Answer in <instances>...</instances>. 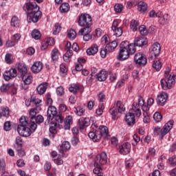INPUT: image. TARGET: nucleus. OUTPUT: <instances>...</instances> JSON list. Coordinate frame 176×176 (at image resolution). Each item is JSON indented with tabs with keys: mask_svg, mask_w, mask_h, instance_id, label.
<instances>
[{
	"mask_svg": "<svg viewBox=\"0 0 176 176\" xmlns=\"http://www.w3.org/2000/svg\"><path fill=\"white\" fill-rule=\"evenodd\" d=\"M52 168V164L49 162H47L44 164V170L45 171H50V169Z\"/></svg>",
	"mask_w": 176,
	"mask_h": 176,
	"instance_id": "338daca9",
	"label": "nucleus"
},
{
	"mask_svg": "<svg viewBox=\"0 0 176 176\" xmlns=\"http://www.w3.org/2000/svg\"><path fill=\"white\" fill-rule=\"evenodd\" d=\"M98 53V45L97 44L92 45L87 50V54L88 56H94Z\"/></svg>",
	"mask_w": 176,
	"mask_h": 176,
	"instance_id": "bb28decb",
	"label": "nucleus"
},
{
	"mask_svg": "<svg viewBox=\"0 0 176 176\" xmlns=\"http://www.w3.org/2000/svg\"><path fill=\"white\" fill-rule=\"evenodd\" d=\"M53 45H54V38L53 37L47 38L41 43V50H46L48 46H53Z\"/></svg>",
	"mask_w": 176,
	"mask_h": 176,
	"instance_id": "4be33fe9",
	"label": "nucleus"
},
{
	"mask_svg": "<svg viewBox=\"0 0 176 176\" xmlns=\"http://www.w3.org/2000/svg\"><path fill=\"white\" fill-rule=\"evenodd\" d=\"M58 56H60V52H58V50L56 48L52 50L51 52V58L52 61H57V60H58Z\"/></svg>",
	"mask_w": 176,
	"mask_h": 176,
	"instance_id": "ea45409f",
	"label": "nucleus"
},
{
	"mask_svg": "<svg viewBox=\"0 0 176 176\" xmlns=\"http://www.w3.org/2000/svg\"><path fill=\"white\" fill-rule=\"evenodd\" d=\"M168 163H169L170 166H172V167H175V166H176V157H175V155H173L172 157H169Z\"/></svg>",
	"mask_w": 176,
	"mask_h": 176,
	"instance_id": "864d4df0",
	"label": "nucleus"
},
{
	"mask_svg": "<svg viewBox=\"0 0 176 176\" xmlns=\"http://www.w3.org/2000/svg\"><path fill=\"white\" fill-rule=\"evenodd\" d=\"M3 76L5 80H10V79L17 76V70L16 69H10L9 71L5 72Z\"/></svg>",
	"mask_w": 176,
	"mask_h": 176,
	"instance_id": "6ab92c4d",
	"label": "nucleus"
},
{
	"mask_svg": "<svg viewBox=\"0 0 176 176\" xmlns=\"http://www.w3.org/2000/svg\"><path fill=\"white\" fill-rule=\"evenodd\" d=\"M67 38H69L71 41H74L76 38V32L73 29L70 30L67 33Z\"/></svg>",
	"mask_w": 176,
	"mask_h": 176,
	"instance_id": "de8ad7c7",
	"label": "nucleus"
},
{
	"mask_svg": "<svg viewBox=\"0 0 176 176\" xmlns=\"http://www.w3.org/2000/svg\"><path fill=\"white\" fill-rule=\"evenodd\" d=\"M60 31H61V26L60 25V24L56 23L54 25V29L53 32L54 35H57V34H58V32H60Z\"/></svg>",
	"mask_w": 176,
	"mask_h": 176,
	"instance_id": "6e6d98bb",
	"label": "nucleus"
},
{
	"mask_svg": "<svg viewBox=\"0 0 176 176\" xmlns=\"http://www.w3.org/2000/svg\"><path fill=\"white\" fill-rule=\"evenodd\" d=\"M168 21V14H164L163 16H161L159 19V23L161 25H164Z\"/></svg>",
	"mask_w": 176,
	"mask_h": 176,
	"instance_id": "c03bdc74",
	"label": "nucleus"
},
{
	"mask_svg": "<svg viewBox=\"0 0 176 176\" xmlns=\"http://www.w3.org/2000/svg\"><path fill=\"white\" fill-rule=\"evenodd\" d=\"M16 166L18 167H24L25 166V162H24V160L19 159L16 161Z\"/></svg>",
	"mask_w": 176,
	"mask_h": 176,
	"instance_id": "69168bd1",
	"label": "nucleus"
},
{
	"mask_svg": "<svg viewBox=\"0 0 176 176\" xmlns=\"http://www.w3.org/2000/svg\"><path fill=\"white\" fill-rule=\"evenodd\" d=\"M133 60L135 64L139 65V67H145V65H146V57H145V55L141 52L135 54Z\"/></svg>",
	"mask_w": 176,
	"mask_h": 176,
	"instance_id": "9b49d317",
	"label": "nucleus"
},
{
	"mask_svg": "<svg viewBox=\"0 0 176 176\" xmlns=\"http://www.w3.org/2000/svg\"><path fill=\"white\" fill-rule=\"evenodd\" d=\"M77 23L80 27H84L78 32V35H83L85 32H91L93 19L89 14H80L77 18Z\"/></svg>",
	"mask_w": 176,
	"mask_h": 176,
	"instance_id": "20e7f679",
	"label": "nucleus"
},
{
	"mask_svg": "<svg viewBox=\"0 0 176 176\" xmlns=\"http://www.w3.org/2000/svg\"><path fill=\"white\" fill-rule=\"evenodd\" d=\"M34 123L36 124H41V123H43V116L41 115L37 116L34 120Z\"/></svg>",
	"mask_w": 176,
	"mask_h": 176,
	"instance_id": "8fccbe9b",
	"label": "nucleus"
},
{
	"mask_svg": "<svg viewBox=\"0 0 176 176\" xmlns=\"http://www.w3.org/2000/svg\"><path fill=\"white\" fill-rule=\"evenodd\" d=\"M107 153L102 152L96 156L94 166H104V164H107Z\"/></svg>",
	"mask_w": 176,
	"mask_h": 176,
	"instance_id": "2eb2a0df",
	"label": "nucleus"
},
{
	"mask_svg": "<svg viewBox=\"0 0 176 176\" xmlns=\"http://www.w3.org/2000/svg\"><path fill=\"white\" fill-rule=\"evenodd\" d=\"M15 45H16V41H14V40L13 39L7 41L6 43V46L7 47H13V46H14Z\"/></svg>",
	"mask_w": 176,
	"mask_h": 176,
	"instance_id": "052dcab7",
	"label": "nucleus"
},
{
	"mask_svg": "<svg viewBox=\"0 0 176 176\" xmlns=\"http://www.w3.org/2000/svg\"><path fill=\"white\" fill-rule=\"evenodd\" d=\"M109 113L111 115L113 120H118L122 116V111H110Z\"/></svg>",
	"mask_w": 176,
	"mask_h": 176,
	"instance_id": "58836bf2",
	"label": "nucleus"
},
{
	"mask_svg": "<svg viewBox=\"0 0 176 176\" xmlns=\"http://www.w3.org/2000/svg\"><path fill=\"white\" fill-rule=\"evenodd\" d=\"M100 57L102 58H105V57H107V54H108L109 52H108V50L105 47L100 49Z\"/></svg>",
	"mask_w": 176,
	"mask_h": 176,
	"instance_id": "3c124183",
	"label": "nucleus"
},
{
	"mask_svg": "<svg viewBox=\"0 0 176 176\" xmlns=\"http://www.w3.org/2000/svg\"><path fill=\"white\" fill-rule=\"evenodd\" d=\"M164 78L161 79L160 83L163 90H170L175 85L176 76L171 75L168 72H165Z\"/></svg>",
	"mask_w": 176,
	"mask_h": 176,
	"instance_id": "423d86ee",
	"label": "nucleus"
},
{
	"mask_svg": "<svg viewBox=\"0 0 176 176\" xmlns=\"http://www.w3.org/2000/svg\"><path fill=\"white\" fill-rule=\"evenodd\" d=\"M56 94L61 97V96H64V87H58L56 88Z\"/></svg>",
	"mask_w": 176,
	"mask_h": 176,
	"instance_id": "13d9d810",
	"label": "nucleus"
},
{
	"mask_svg": "<svg viewBox=\"0 0 176 176\" xmlns=\"http://www.w3.org/2000/svg\"><path fill=\"white\" fill-rule=\"evenodd\" d=\"M30 123H34V120H35V118L36 117V111H30Z\"/></svg>",
	"mask_w": 176,
	"mask_h": 176,
	"instance_id": "4d7b16f0",
	"label": "nucleus"
},
{
	"mask_svg": "<svg viewBox=\"0 0 176 176\" xmlns=\"http://www.w3.org/2000/svg\"><path fill=\"white\" fill-rule=\"evenodd\" d=\"M47 120H56L57 123H63V121L64 120V117L61 116V113L60 111H47Z\"/></svg>",
	"mask_w": 176,
	"mask_h": 176,
	"instance_id": "6e6552de",
	"label": "nucleus"
},
{
	"mask_svg": "<svg viewBox=\"0 0 176 176\" xmlns=\"http://www.w3.org/2000/svg\"><path fill=\"white\" fill-rule=\"evenodd\" d=\"M91 129L96 131H91L88 134V137L94 141V142H98L101 140V137H108L109 135V131L108 130V127L107 126L101 125L98 126V124L94 123L91 125ZM98 134V135H97Z\"/></svg>",
	"mask_w": 176,
	"mask_h": 176,
	"instance_id": "7ed1b4c3",
	"label": "nucleus"
},
{
	"mask_svg": "<svg viewBox=\"0 0 176 176\" xmlns=\"http://www.w3.org/2000/svg\"><path fill=\"white\" fill-rule=\"evenodd\" d=\"M153 119L156 123H160L163 119V116L159 111H156L153 115Z\"/></svg>",
	"mask_w": 176,
	"mask_h": 176,
	"instance_id": "37998d69",
	"label": "nucleus"
},
{
	"mask_svg": "<svg viewBox=\"0 0 176 176\" xmlns=\"http://www.w3.org/2000/svg\"><path fill=\"white\" fill-rule=\"evenodd\" d=\"M173 126H174V120L168 121L162 128L159 126H155L153 129L154 137H159L160 140H163L171 131Z\"/></svg>",
	"mask_w": 176,
	"mask_h": 176,
	"instance_id": "39448f33",
	"label": "nucleus"
},
{
	"mask_svg": "<svg viewBox=\"0 0 176 176\" xmlns=\"http://www.w3.org/2000/svg\"><path fill=\"white\" fill-rule=\"evenodd\" d=\"M30 102L35 105V108L31 109L30 111H42V109H43L44 106L41 104L42 100L39 98H36L35 95L32 96Z\"/></svg>",
	"mask_w": 176,
	"mask_h": 176,
	"instance_id": "ddd939ff",
	"label": "nucleus"
},
{
	"mask_svg": "<svg viewBox=\"0 0 176 176\" xmlns=\"http://www.w3.org/2000/svg\"><path fill=\"white\" fill-rule=\"evenodd\" d=\"M143 122L144 123H149L151 122V118H149V115L148 114V111H143Z\"/></svg>",
	"mask_w": 176,
	"mask_h": 176,
	"instance_id": "603ef678",
	"label": "nucleus"
},
{
	"mask_svg": "<svg viewBox=\"0 0 176 176\" xmlns=\"http://www.w3.org/2000/svg\"><path fill=\"white\" fill-rule=\"evenodd\" d=\"M116 47H118V41H113L112 42L107 44L106 45V48L109 53H112V52H113V50H115Z\"/></svg>",
	"mask_w": 176,
	"mask_h": 176,
	"instance_id": "c756f323",
	"label": "nucleus"
},
{
	"mask_svg": "<svg viewBox=\"0 0 176 176\" xmlns=\"http://www.w3.org/2000/svg\"><path fill=\"white\" fill-rule=\"evenodd\" d=\"M18 71L20 74H21V76L23 75H26L28 70L27 69V66L23 63H19L18 65Z\"/></svg>",
	"mask_w": 176,
	"mask_h": 176,
	"instance_id": "473e14b6",
	"label": "nucleus"
},
{
	"mask_svg": "<svg viewBox=\"0 0 176 176\" xmlns=\"http://www.w3.org/2000/svg\"><path fill=\"white\" fill-rule=\"evenodd\" d=\"M80 89H82V85L79 84H72L70 87H69V91L73 94H76Z\"/></svg>",
	"mask_w": 176,
	"mask_h": 176,
	"instance_id": "7c9ffc66",
	"label": "nucleus"
},
{
	"mask_svg": "<svg viewBox=\"0 0 176 176\" xmlns=\"http://www.w3.org/2000/svg\"><path fill=\"white\" fill-rule=\"evenodd\" d=\"M20 38H21V34L16 33L12 36V39L14 41V42H17L20 41Z\"/></svg>",
	"mask_w": 176,
	"mask_h": 176,
	"instance_id": "774afa93",
	"label": "nucleus"
},
{
	"mask_svg": "<svg viewBox=\"0 0 176 176\" xmlns=\"http://www.w3.org/2000/svg\"><path fill=\"white\" fill-rule=\"evenodd\" d=\"M47 86H48L47 82H43V83L40 84L36 87V90H37L38 94L40 96H42V95L45 94V93H46V90H47Z\"/></svg>",
	"mask_w": 176,
	"mask_h": 176,
	"instance_id": "393cba45",
	"label": "nucleus"
},
{
	"mask_svg": "<svg viewBox=\"0 0 176 176\" xmlns=\"http://www.w3.org/2000/svg\"><path fill=\"white\" fill-rule=\"evenodd\" d=\"M140 23H138V21H135L134 19H132L131 21V28L133 31V32H135V31H137V27H138Z\"/></svg>",
	"mask_w": 176,
	"mask_h": 176,
	"instance_id": "49530a36",
	"label": "nucleus"
},
{
	"mask_svg": "<svg viewBox=\"0 0 176 176\" xmlns=\"http://www.w3.org/2000/svg\"><path fill=\"white\" fill-rule=\"evenodd\" d=\"M168 98V95L167 94V93L161 92L159 95H157V102L158 103V104L161 105V107H163L164 105H166Z\"/></svg>",
	"mask_w": 176,
	"mask_h": 176,
	"instance_id": "a211bd4d",
	"label": "nucleus"
},
{
	"mask_svg": "<svg viewBox=\"0 0 176 176\" xmlns=\"http://www.w3.org/2000/svg\"><path fill=\"white\" fill-rule=\"evenodd\" d=\"M138 9L139 12H142V13H145V12L148 10V5H146L144 1H140L138 4Z\"/></svg>",
	"mask_w": 176,
	"mask_h": 176,
	"instance_id": "72a5a7b5",
	"label": "nucleus"
},
{
	"mask_svg": "<svg viewBox=\"0 0 176 176\" xmlns=\"http://www.w3.org/2000/svg\"><path fill=\"white\" fill-rule=\"evenodd\" d=\"M22 9L26 14H29L32 12H36V10H39L40 8L35 2L29 1L23 4Z\"/></svg>",
	"mask_w": 176,
	"mask_h": 176,
	"instance_id": "1a4fd4ad",
	"label": "nucleus"
},
{
	"mask_svg": "<svg viewBox=\"0 0 176 176\" xmlns=\"http://www.w3.org/2000/svg\"><path fill=\"white\" fill-rule=\"evenodd\" d=\"M162 62L160 61V59H155L153 61V68H154V69H155L157 72L160 71V69H162Z\"/></svg>",
	"mask_w": 176,
	"mask_h": 176,
	"instance_id": "4c0bfd02",
	"label": "nucleus"
},
{
	"mask_svg": "<svg viewBox=\"0 0 176 176\" xmlns=\"http://www.w3.org/2000/svg\"><path fill=\"white\" fill-rule=\"evenodd\" d=\"M11 87H12V84H3L0 87V91H1V93H8L9 90H10Z\"/></svg>",
	"mask_w": 176,
	"mask_h": 176,
	"instance_id": "79ce46f5",
	"label": "nucleus"
},
{
	"mask_svg": "<svg viewBox=\"0 0 176 176\" xmlns=\"http://www.w3.org/2000/svg\"><path fill=\"white\" fill-rule=\"evenodd\" d=\"M10 24L12 27L18 28V27H20V19H19V17L13 16L11 19Z\"/></svg>",
	"mask_w": 176,
	"mask_h": 176,
	"instance_id": "e433bc0d",
	"label": "nucleus"
},
{
	"mask_svg": "<svg viewBox=\"0 0 176 176\" xmlns=\"http://www.w3.org/2000/svg\"><path fill=\"white\" fill-rule=\"evenodd\" d=\"M139 32L141 34V35H143L144 36L148 35V30H146V26L144 25H141L139 28Z\"/></svg>",
	"mask_w": 176,
	"mask_h": 176,
	"instance_id": "09e8293b",
	"label": "nucleus"
},
{
	"mask_svg": "<svg viewBox=\"0 0 176 176\" xmlns=\"http://www.w3.org/2000/svg\"><path fill=\"white\" fill-rule=\"evenodd\" d=\"M78 126L80 130H83V129L89 127V126H90V118H80L78 120Z\"/></svg>",
	"mask_w": 176,
	"mask_h": 176,
	"instance_id": "5701e85b",
	"label": "nucleus"
},
{
	"mask_svg": "<svg viewBox=\"0 0 176 176\" xmlns=\"http://www.w3.org/2000/svg\"><path fill=\"white\" fill-rule=\"evenodd\" d=\"M38 125L34 122H30L25 117H21L19 119V124L17 127V131L20 135L23 137H30L32 133L36 130Z\"/></svg>",
	"mask_w": 176,
	"mask_h": 176,
	"instance_id": "f03ea898",
	"label": "nucleus"
},
{
	"mask_svg": "<svg viewBox=\"0 0 176 176\" xmlns=\"http://www.w3.org/2000/svg\"><path fill=\"white\" fill-rule=\"evenodd\" d=\"M71 49H72L71 42L67 41L65 45L66 53L63 55V60L65 61V63H69L72 56L74 55V52Z\"/></svg>",
	"mask_w": 176,
	"mask_h": 176,
	"instance_id": "f8f14e48",
	"label": "nucleus"
},
{
	"mask_svg": "<svg viewBox=\"0 0 176 176\" xmlns=\"http://www.w3.org/2000/svg\"><path fill=\"white\" fill-rule=\"evenodd\" d=\"M16 152L18 154V156L20 157H23V156H25V151L24 150L21 149V148L19 147V148L16 149Z\"/></svg>",
	"mask_w": 176,
	"mask_h": 176,
	"instance_id": "0e129e2a",
	"label": "nucleus"
},
{
	"mask_svg": "<svg viewBox=\"0 0 176 176\" xmlns=\"http://www.w3.org/2000/svg\"><path fill=\"white\" fill-rule=\"evenodd\" d=\"M69 149H71V144H69V142H63L60 148L59 149L60 156L64 157V152H65V151H69Z\"/></svg>",
	"mask_w": 176,
	"mask_h": 176,
	"instance_id": "b1692460",
	"label": "nucleus"
},
{
	"mask_svg": "<svg viewBox=\"0 0 176 176\" xmlns=\"http://www.w3.org/2000/svg\"><path fill=\"white\" fill-rule=\"evenodd\" d=\"M109 111H126V107L122 101L118 100L117 103L114 104L112 109H110Z\"/></svg>",
	"mask_w": 176,
	"mask_h": 176,
	"instance_id": "c85d7f7f",
	"label": "nucleus"
},
{
	"mask_svg": "<svg viewBox=\"0 0 176 176\" xmlns=\"http://www.w3.org/2000/svg\"><path fill=\"white\" fill-rule=\"evenodd\" d=\"M22 80L25 85H31L32 83V76L26 74L22 76Z\"/></svg>",
	"mask_w": 176,
	"mask_h": 176,
	"instance_id": "f704fd0d",
	"label": "nucleus"
},
{
	"mask_svg": "<svg viewBox=\"0 0 176 176\" xmlns=\"http://www.w3.org/2000/svg\"><path fill=\"white\" fill-rule=\"evenodd\" d=\"M41 36L42 35L41 34V32L36 29H34L32 32V37L35 39L36 41H38V39H41Z\"/></svg>",
	"mask_w": 176,
	"mask_h": 176,
	"instance_id": "a19ab883",
	"label": "nucleus"
},
{
	"mask_svg": "<svg viewBox=\"0 0 176 176\" xmlns=\"http://www.w3.org/2000/svg\"><path fill=\"white\" fill-rule=\"evenodd\" d=\"M140 107L142 109V111H149V107L145 105V101L144 100V98H142V96H139L138 103H133L132 109H131L130 111H141V109H140Z\"/></svg>",
	"mask_w": 176,
	"mask_h": 176,
	"instance_id": "0eeeda50",
	"label": "nucleus"
},
{
	"mask_svg": "<svg viewBox=\"0 0 176 176\" xmlns=\"http://www.w3.org/2000/svg\"><path fill=\"white\" fill-rule=\"evenodd\" d=\"M111 30L113 32V35L117 37L122 36L123 34V29L122 27H119V22L118 20L115 19L113 21Z\"/></svg>",
	"mask_w": 176,
	"mask_h": 176,
	"instance_id": "4468645a",
	"label": "nucleus"
},
{
	"mask_svg": "<svg viewBox=\"0 0 176 176\" xmlns=\"http://www.w3.org/2000/svg\"><path fill=\"white\" fill-rule=\"evenodd\" d=\"M41 17H42V12L37 10L27 14V21L28 23H38Z\"/></svg>",
	"mask_w": 176,
	"mask_h": 176,
	"instance_id": "9d476101",
	"label": "nucleus"
},
{
	"mask_svg": "<svg viewBox=\"0 0 176 176\" xmlns=\"http://www.w3.org/2000/svg\"><path fill=\"white\" fill-rule=\"evenodd\" d=\"M125 122L129 127H133L135 124V115L133 113L129 112L125 115Z\"/></svg>",
	"mask_w": 176,
	"mask_h": 176,
	"instance_id": "f3484780",
	"label": "nucleus"
},
{
	"mask_svg": "<svg viewBox=\"0 0 176 176\" xmlns=\"http://www.w3.org/2000/svg\"><path fill=\"white\" fill-rule=\"evenodd\" d=\"M119 149L120 155H129L131 151V144H130L129 142L122 143L119 146Z\"/></svg>",
	"mask_w": 176,
	"mask_h": 176,
	"instance_id": "dca6fc26",
	"label": "nucleus"
},
{
	"mask_svg": "<svg viewBox=\"0 0 176 176\" xmlns=\"http://www.w3.org/2000/svg\"><path fill=\"white\" fill-rule=\"evenodd\" d=\"M147 43L146 38H144L143 36L136 37L134 40V43H130L127 41H122L120 45L118 60L120 61L127 60L130 56H133L137 52L136 46L142 47V46H145Z\"/></svg>",
	"mask_w": 176,
	"mask_h": 176,
	"instance_id": "f257e3e1",
	"label": "nucleus"
},
{
	"mask_svg": "<svg viewBox=\"0 0 176 176\" xmlns=\"http://www.w3.org/2000/svg\"><path fill=\"white\" fill-rule=\"evenodd\" d=\"M59 124L57 122H54L53 121L50 122V133L52 134H56L57 133V127H58Z\"/></svg>",
	"mask_w": 176,
	"mask_h": 176,
	"instance_id": "2f4dec72",
	"label": "nucleus"
},
{
	"mask_svg": "<svg viewBox=\"0 0 176 176\" xmlns=\"http://www.w3.org/2000/svg\"><path fill=\"white\" fill-rule=\"evenodd\" d=\"M69 4L68 3H63L59 8L60 13H68L69 12Z\"/></svg>",
	"mask_w": 176,
	"mask_h": 176,
	"instance_id": "c9c22d12",
	"label": "nucleus"
},
{
	"mask_svg": "<svg viewBox=\"0 0 176 176\" xmlns=\"http://www.w3.org/2000/svg\"><path fill=\"white\" fill-rule=\"evenodd\" d=\"M96 78L99 82H104L108 78V73L107 71L101 70L98 74H96Z\"/></svg>",
	"mask_w": 176,
	"mask_h": 176,
	"instance_id": "cd10ccee",
	"label": "nucleus"
},
{
	"mask_svg": "<svg viewBox=\"0 0 176 176\" xmlns=\"http://www.w3.org/2000/svg\"><path fill=\"white\" fill-rule=\"evenodd\" d=\"M43 69V63L41 61L34 62L31 67L33 74H39Z\"/></svg>",
	"mask_w": 176,
	"mask_h": 176,
	"instance_id": "412c9836",
	"label": "nucleus"
},
{
	"mask_svg": "<svg viewBox=\"0 0 176 176\" xmlns=\"http://www.w3.org/2000/svg\"><path fill=\"white\" fill-rule=\"evenodd\" d=\"M16 144L19 146V148L23 146V139L21 136H18L16 138Z\"/></svg>",
	"mask_w": 176,
	"mask_h": 176,
	"instance_id": "e2e57ef3",
	"label": "nucleus"
},
{
	"mask_svg": "<svg viewBox=\"0 0 176 176\" xmlns=\"http://www.w3.org/2000/svg\"><path fill=\"white\" fill-rule=\"evenodd\" d=\"M109 40V36L105 34L101 38V43H102V45H106Z\"/></svg>",
	"mask_w": 176,
	"mask_h": 176,
	"instance_id": "bf43d9fd",
	"label": "nucleus"
},
{
	"mask_svg": "<svg viewBox=\"0 0 176 176\" xmlns=\"http://www.w3.org/2000/svg\"><path fill=\"white\" fill-rule=\"evenodd\" d=\"M6 63L7 64H12L13 61L12 60V54H6L5 56Z\"/></svg>",
	"mask_w": 176,
	"mask_h": 176,
	"instance_id": "680f3d73",
	"label": "nucleus"
},
{
	"mask_svg": "<svg viewBox=\"0 0 176 176\" xmlns=\"http://www.w3.org/2000/svg\"><path fill=\"white\" fill-rule=\"evenodd\" d=\"M3 129L5 131H10V130H12V124H10V121H7L4 123Z\"/></svg>",
	"mask_w": 176,
	"mask_h": 176,
	"instance_id": "5fc2aeb1",
	"label": "nucleus"
},
{
	"mask_svg": "<svg viewBox=\"0 0 176 176\" xmlns=\"http://www.w3.org/2000/svg\"><path fill=\"white\" fill-rule=\"evenodd\" d=\"M123 9H124V6H123V4L116 3L114 6V10L116 13H122Z\"/></svg>",
	"mask_w": 176,
	"mask_h": 176,
	"instance_id": "a18cd8bd",
	"label": "nucleus"
},
{
	"mask_svg": "<svg viewBox=\"0 0 176 176\" xmlns=\"http://www.w3.org/2000/svg\"><path fill=\"white\" fill-rule=\"evenodd\" d=\"M161 49L159 43H154L150 48V53L152 56H154V57H157V56L160 54Z\"/></svg>",
	"mask_w": 176,
	"mask_h": 176,
	"instance_id": "aec40b11",
	"label": "nucleus"
},
{
	"mask_svg": "<svg viewBox=\"0 0 176 176\" xmlns=\"http://www.w3.org/2000/svg\"><path fill=\"white\" fill-rule=\"evenodd\" d=\"M50 94H46V98H47V105L48 106L47 111H57V108L56 107L52 105L53 104V99L51 98Z\"/></svg>",
	"mask_w": 176,
	"mask_h": 176,
	"instance_id": "a878e982",
	"label": "nucleus"
}]
</instances>
